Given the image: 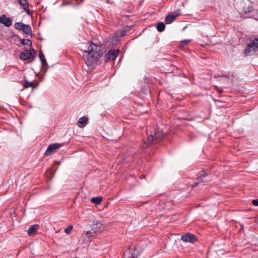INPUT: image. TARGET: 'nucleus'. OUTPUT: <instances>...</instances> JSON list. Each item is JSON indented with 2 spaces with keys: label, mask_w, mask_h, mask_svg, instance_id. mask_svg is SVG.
Returning <instances> with one entry per match:
<instances>
[{
  "label": "nucleus",
  "mask_w": 258,
  "mask_h": 258,
  "mask_svg": "<svg viewBox=\"0 0 258 258\" xmlns=\"http://www.w3.org/2000/svg\"><path fill=\"white\" fill-rule=\"evenodd\" d=\"M102 55L101 47L93 43H91L87 49L84 50L83 52V59L88 67H91L96 62Z\"/></svg>",
  "instance_id": "nucleus-1"
},
{
  "label": "nucleus",
  "mask_w": 258,
  "mask_h": 258,
  "mask_svg": "<svg viewBox=\"0 0 258 258\" xmlns=\"http://www.w3.org/2000/svg\"><path fill=\"white\" fill-rule=\"evenodd\" d=\"M147 139L143 140V144L141 146L143 148H146L150 144H157L161 141V135L159 132L155 130L153 133H147Z\"/></svg>",
  "instance_id": "nucleus-2"
},
{
  "label": "nucleus",
  "mask_w": 258,
  "mask_h": 258,
  "mask_svg": "<svg viewBox=\"0 0 258 258\" xmlns=\"http://www.w3.org/2000/svg\"><path fill=\"white\" fill-rule=\"evenodd\" d=\"M101 224L97 223L93 225L92 231H88L86 233L82 235V237L84 238L87 241H91L92 238L95 236L98 231L96 230L98 227L100 228Z\"/></svg>",
  "instance_id": "nucleus-3"
},
{
  "label": "nucleus",
  "mask_w": 258,
  "mask_h": 258,
  "mask_svg": "<svg viewBox=\"0 0 258 258\" xmlns=\"http://www.w3.org/2000/svg\"><path fill=\"white\" fill-rule=\"evenodd\" d=\"M36 51L33 49L32 51L30 50H25L19 54V58L22 60H27L31 58H34L36 55Z\"/></svg>",
  "instance_id": "nucleus-4"
},
{
  "label": "nucleus",
  "mask_w": 258,
  "mask_h": 258,
  "mask_svg": "<svg viewBox=\"0 0 258 258\" xmlns=\"http://www.w3.org/2000/svg\"><path fill=\"white\" fill-rule=\"evenodd\" d=\"M14 27L16 29L23 31L27 35L32 34L31 27L29 25L23 24L22 22H16L14 24Z\"/></svg>",
  "instance_id": "nucleus-5"
},
{
  "label": "nucleus",
  "mask_w": 258,
  "mask_h": 258,
  "mask_svg": "<svg viewBox=\"0 0 258 258\" xmlns=\"http://www.w3.org/2000/svg\"><path fill=\"white\" fill-rule=\"evenodd\" d=\"M61 146V145L58 143H53L50 144L45 151V155L48 156L54 154V151L58 149Z\"/></svg>",
  "instance_id": "nucleus-6"
},
{
  "label": "nucleus",
  "mask_w": 258,
  "mask_h": 258,
  "mask_svg": "<svg viewBox=\"0 0 258 258\" xmlns=\"http://www.w3.org/2000/svg\"><path fill=\"white\" fill-rule=\"evenodd\" d=\"M118 53V49L116 50H109L104 56L105 61L107 62L114 60L117 57Z\"/></svg>",
  "instance_id": "nucleus-7"
},
{
  "label": "nucleus",
  "mask_w": 258,
  "mask_h": 258,
  "mask_svg": "<svg viewBox=\"0 0 258 258\" xmlns=\"http://www.w3.org/2000/svg\"><path fill=\"white\" fill-rule=\"evenodd\" d=\"M180 239L185 242L194 243L197 241L196 237L191 233H186L182 235Z\"/></svg>",
  "instance_id": "nucleus-8"
},
{
  "label": "nucleus",
  "mask_w": 258,
  "mask_h": 258,
  "mask_svg": "<svg viewBox=\"0 0 258 258\" xmlns=\"http://www.w3.org/2000/svg\"><path fill=\"white\" fill-rule=\"evenodd\" d=\"M0 23L9 27L12 25V21L10 18L7 17L5 15L3 14L0 17Z\"/></svg>",
  "instance_id": "nucleus-9"
},
{
  "label": "nucleus",
  "mask_w": 258,
  "mask_h": 258,
  "mask_svg": "<svg viewBox=\"0 0 258 258\" xmlns=\"http://www.w3.org/2000/svg\"><path fill=\"white\" fill-rule=\"evenodd\" d=\"M19 4L23 7V9L28 15H31V12L29 9L28 0H18Z\"/></svg>",
  "instance_id": "nucleus-10"
},
{
  "label": "nucleus",
  "mask_w": 258,
  "mask_h": 258,
  "mask_svg": "<svg viewBox=\"0 0 258 258\" xmlns=\"http://www.w3.org/2000/svg\"><path fill=\"white\" fill-rule=\"evenodd\" d=\"M179 13H175L168 15L165 18L166 23L167 24L172 23L178 16Z\"/></svg>",
  "instance_id": "nucleus-11"
},
{
  "label": "nucleus",
  "mask_w": 258,
  "mask_h": 258,
  "mask_svg": "<svg viewBox=\"0 0 258 258\" xmlns=\"http://www.w3.org/2000/svg\"><path fill=\"white\" fill-rule=\"evenodd\" d=\"M39 229V226L37 224L31 225L28 230V234L29 236H33L36 234L37 231Z\"/></svg>",
  "instance_id": "nucleus-12"
},
{
  "label": "nucleus",
  "mask_w": 258,
  "mask_h": 258,
  "mask_svg": "<svg viewBox=\"0 0 258 258\" xmlns=\"http://www.w3.org/2000/svg\"><path fill=\"white\" fill-rule=\"evenodd\" d=\"M23 85L24 87L25 88L31 87L32 88L34 89V88H36L38 86L39 84L37 83L36 84H33V83L32 82H29L27 80H25L24 82Z\"/></svg>",
  "instance_id": "nucleus-13"
},
{
  "label": "nucleus",
  "mask_w": 258,
  "mask_h": 258,
  "mask_svg": "<svg viewBox=\"0 0 258 258\" xmlns=\"http://www.w3.org/2000/svg\"><path fill=\"white\" fill-rule=\"evenodd\" d=\"M39 56L41 60V64L42 67H44L47 64L45 56L42 52L39 53Z\"/></svg>",
  "instance_id": "nucleus-14"
},
{
  "label": "nucleus",
  "mask_w": 258,
  "mask_h": 258,
  "mask_svg": "<svg viewBox=\"0 0 258 258\" xmlns=\"http://www.w3.org/2000/svg\"><path fill=\"white\" fill-rule=\"evenodd\" d=\"M102 198L101 197H97L92 198L91 199V202L95 203L96 205H99L101 203Z\"/></svg>",
  "instance_id": "nucleus-15"
},
{
  "label": "nucleus",
  "mask_w": 258,
  "mask_h": 258,
  "mask_svg": "<svg viewBox=\"0 0 258 258\" xmlns=\"http://www.w3.org/2000/svg\"><path fill=\"white\" fill-rule=\"evenodd\" d=\"M255 48L253 46H249V43L247 45V47L245 49L246 55H249L251 52H254Z\"/></svg>",
  "instance_id": "nucleus-16"
},
{
  "label": "nucleus",
  "mask_w": 258,
  "mask_h": 258,
  "mask_svg": "<svg viewBox=\"0 0 258 258\" xmlns=\"http://www.w3.org/2000/svg\"><path fill=\"white\" fill-rule=\"evenodd\" d=\"M20 43L24 45H30L31 47L32 46V42L30 39H20Z\"/></svg>",
  "instance_id": "nucleus-17"
},
{
  "label": "nucleus",
  "mask_w": 258,
  "mask_h": 258,
  "mask_svg": "<svg viewBox=\"0 0 258 258\" xmlns=\"http://www.w3.org/2000/svg\"><path fill=\"white\" fill-rule=\"evenodd\" d=\"M249 46H253L254 48H258V38L254 39L249 43Z\"/></svg>",
  "instance_id": "nucleus-18"
},
{
  "label": "nucleus",
  "mask_w": 258,
  "mask_h": 258,
  "mask_svg": "<svg viewBox=\"0 0 258 258\" xmlns=\"http://www.w3.org/2000/svg\"><path fill=\"white\" fill-rule=\"evenodd\" d=\"M87 117L83 116L79 119L78 122L84 126L87 123Z\"/></svg>",
  "instance_id": "nucleus-19"
},
{
  "label": "nucleus",
  "mask_w": 258,
  "mask_h": 258,
  "mask_svg": "<svg viewBox=\"0 0 258 258\" xmlns=\"http://www.w3.org/2000/svg\"><path fill=\"white\" fill-rule=\"evenodd\" d=\"M190 42V40L186 39L181 41L180 42V46L183 47L187 45Z\"/></svg>",
  "instance_id": "nucleus-20"
},
{
  "label": "nucleus",
  "mask_w": 258,
  "mask_h": 258,
  "mask_svg": "<svg viewBox=\"0 0 258 258\" xmlns=\"http://www.w3.org/2000/svg\"><path fill=\"white\" fill-rule=\"evenodd\" d=\"M73 228V226L72 225H70L64 229V232L69 234L71 232Z\"/></svg>",
  "instance_id": "nucleus-21"
},
{
  "label": "nucleus",
  "mask_w": 258,
  "mask_h": 258,
  "mask_svg": "<svg viewBox=\"0 0 258 258\" xmlns=\"http://www.w3.org/2000/svg\"><path fill=\"white\" fill-rule=\"evenodd\" d=\"M197 180L198 181L197 182H196L194 185H193L192 186V187H195L197 185H198L200 182H205V181H207V180H205L204 178H200L199 179H198L197 178Z\"/></svg>",
  "instance_id": "nucleus-22"
},
{
  "label": "nucleus",
  "mask_w": 258,
  "mask_h": 258,
  "mask_svg": "<svg viewBox=\"0 0 258 258\" xmlns=\"http://www.w3.org/2000/svg\"><path fill=\"white\" fill-rule=\"evenodd\" d=\"M207 175V173L205 172L204 170H203L201 172V175L199 177H198V179H199L200 178H205L206 176Z\"/></svg>",
  "instance_id": "nucleus-23"
},
{
  "label": "nucleus",
  "mask_w": 258,
  "mask_h": 258,
  "mask_svg": "<svg viewBox=\"0 0 258 258\" xmlns=\"http://www.w3.org/2000/svg\"><path fill=\"white\" fill-rule=\"evenodd\" d=\"M157 29L159 32H161V22H159L157 23Z\"/></svg>",
  "instance_id": "nucleus-24"
},
{
  "label": "nucleus",
  "mask_w": 258,
  "mask_h": 258,
  "mask_svg": "<svg viewBox=\"0 0 258 258\" xmlns=\"http://www.w3.org/2000/svg\"><path fill=\"white\" fill-rule=\"evenodd\" d=\"M252 203L254 206H258V199L252 200Z\"/></svg>",
  "instance_id": "nucleus-25"
},
{
  "label": "nucleus",
  "mask_w": 258,
  "mask_h": 258,
  "mask_svg": "<svg viewBox=\"0 0 258 258\" xmlns=\"http://www.w3.org/2000/svg\"><path fill=\"white\" fill-rule=\"evenodd\" d=\"M129 258H137V256L135 255V254H132Z\"/></svg>",
  "instance_id": "nucleus-26"
},
{
  "label": "nucleus",
  "mask_w": 258,
  "mask_h": 258,
  "mask_svg": "<svg viewBox=\"0 0 258 258\" xmlns=\"http://www.w3.org/2000/svg\"><path fill=\"white\" fill-rule=\"evenodd\" d=\"M165 28V25L162 23V31H163L164 30Z\"/></svg>",
  "instance_id": "nucleus-27"
},
{
  "label": "nucleus",
  "mask_w": 258,
  "mask_h": 258,
  "mask_svg": "<svg viewBox=\"0 0 258 258\" xmlns=\"http://www.w3.org/2000/svg\"><path fill=\"white\" fill-rule=\"evenodd\" d=\"M159 38H158V39L156 40V42H159Z\"/></svg>",
  "instance_id": "nucleus-28"
}]
</instances>
